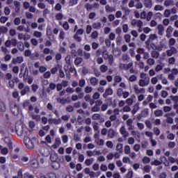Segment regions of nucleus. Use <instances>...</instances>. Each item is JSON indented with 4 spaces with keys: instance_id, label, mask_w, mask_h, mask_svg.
Masks as SVG:
<instances>
[{
    "instance_id": "nucleus-1",
    "label": "nucleus",
    "mask_w": 178,
    "mask_h": 178,
    "mask_svg": "<svg viewBox=\"0 0 178 178\" xmlns=\"http://www.w3.org/2000/svg\"><path fill=\"white\" fill-rule=\"evenodd\" d=\"M149 83L150 78L148 74H145V72H141L140 74V79L138 83L139 87L144 88V87H147V86H149Z\"/></svg>"
},
{
    "instance_id": "nucleus-2",
    "label": "nucleus",
    "mask_w": 178,
    "mask_h": 178,
    "mask_svg": "<svg viewBox=\"0 0 178 178\" xmlns=\"http://www.w3.org/2000/svg\"><path fill=\"white\" fill-rule=\"evenodd\" d=\"M154 41H158V35L156 33L150 34L148 40L145 42V44L148 47V45H149L151 42H154Z\"/></svg>"
},
{
    "instance_id": "nucleus-3",
    "label": "nucleus",
    "mask_w": 178,
    "mask_h": 178,
    "mask_svg": "<svg viewBox=\"0 0 178 178\" xmlns=\"http://www.w3.org/2000/svg\"><path fill=\"white\" fill-rule=\"evenodd\" d=\"M10 111L14 116H18L19 115V106H17V104H12L10 106Z\"/></svg>"
},
{
    "instance_id": "nucleus-4",
    "label": "nucleus",
    "mask_w": 178,
    "mask_h": 178,
    "mask_svg": "<svg viewBox=\"0 0 178 178\" xmlns=\"http://www.w3.org/2000/svg\"><path fill=\"white\" fill-rule=\"evenodd\" d=\"M24 143L29 149H32V148H34V143H33V140L29 137H25Z\"/></svg>"
},
{
    "instance_id": "nucleus-5",
    "label": "nucleus",
    "mask_w": 178,
    "mask_h": 178,
    "mask_svg": "<svg viewBox=\"0 0 178 178\" xmlns=\"http://www.w3.org/2000/svg\"><path fill=\"white\" fill-rule=\"evenodd\" d=\"M134 91L135 94H145V89L143 88H140L138 85L135 84L133 86Z\"/></svg>"
},
{
    "instance_id": "nucleus-6",
    "label": "nucleus",
    "mask_w": 178,
    "mask_h": 178,
    "mask_svg": "<svg viewBox=\"0 0 178 178\" xmlns=\"http://www.w3.org/2000/svg\"><path fill=\"white\" fill-rule=\"evenodd\" d=\"M131 24L134 27H143V26H144V22H143V21L140 19H134L131 20Z\"/></svg>"
},
{
    "instance_id": "nucleus-7",
    "label": "nucleus",
    "mask_w": 178,
    "mask_h": 178,
    "mask_svg": "<svg viewBox=\"0 0 178 178\" xmlns=\"http://www.w3.org/2000/svg\"><path fill=\"white\" fill-rule=\"evenodd\" d=\"M102 55L105 60L108 59L109 65H112V55H109V53L106 51H103Z\"/></svg>"
},
{
    "instance_id": "nucleus-8",
    "label": "nucleus",
    "mask_w": 178,
    "mask_h": 178,
    "mask_svg": "<svg viewBox=\"0 0 178 178\" xmlns=\"http://www.w3.org/2000/svg\"><path fill=\"white\" fill-rule=\"evenodd\" d=\"M15 133L18 137H22V136H23V133H24L23 125L19 127L15 126Z\"/></svg>"
},
{
    "instance_id": "nucleus-9",
    "label": "nucleus",
    "mask_w": 178,
    "mask_h": 178,
    "mask_svg": "<svg viewBox=\"0 0 178 178\" xmlns=\"http://www.w3.org/2000/svg\"><path fill=\"white\" fill-rule=\"evenodd\" d=\"M24 60V58H23V56H17V58H13L11 63L13 65H20V63H23Z\"/></svg>"
},
{
    "instance_id": "nucleus-10",
    "label": "nucleus",
    "mask_w": 178,
    "mask_h": 178,
    "mask_svg": "<svg viewBox=\"0 0 178 178\" xmlns=\"http://www.w3.org/2000/svg\"><path fill=\"white\" fill-rule=\"evenodd\" d=\"M167 56H172L177 54V49L176 47H170V49L166 50Z\"/></svg>"
},
{
    "instance_id": "nucleus-11",
    "label": "nucleus",
    "mask_w": 178,
    "mask_h": 178,
    "mask_svg": "<svg viewBox=\"0 0 178 178\" xmlns=\"http://www.w3.org/2000/svg\"><path fill=\"white\" fill-rule=\"evenodd\" d=\"M120 134L124 138H127L129 136H130V134H129V131L126 129V127L124 126H122L120 129Z\"/></svg>"
},
{
    "instance_id": "nucleus-12",
    "label": "nucleus",
    "mask_w": 178,
    "mask_h": 178,
    "mask_svg": "<svg viewBox=\"0 0 178 178\" xmlns=\"http://www.w3.org/2000/svg\"><path fill=\"white\" fill-rule=\"evenodd\" d=\"M120 67H121V69H124V70H129L133 67V63H129L128 64L121 63L120 64Z\"/></svg>"
},
{
    "instance_id": "nucleus-13",
    "label": "nucleus",
    "mask_w": 178,
    "mask_h": 178,
    "mask_svg": "<svg viewBox=\"0 0 178 178\" xmlns=\"http://www.w3.org/2000/svg\"><path fill=\"white\" fill-rule=\"evenodd\" d=\"M165 31V26H163L162 24H159L157 26V33L159 35H163V33Z\"/></svg>"
},
{
    "instance_id": "nucleus-14",
    "label": "nucleus",
    "mask_w": 178,
    "mask_h": 178,
    "mask_svg": "<svg viewBox=\"0 0 178 178\" xmlns=\"http://www.w3.org/2000/svg\"><path fill=\"white\" fill-rule=\"evenodd\" d=\"M172 33H173V26H168L167 29H166V35L167 38H170L172 35Z\"/></svg>"
},
{
    "instance_id": "nucleus-15",
    "label": "nucleus",
    "mask_w": 178,
    "mask_h": 178,
    "mask_svg": "<svg viewBox=\"0 0 178 178\" xmlns=\"http://www.w3.org/2000/svg\"><path fill=\"white\" fill-rule=\"evenodd\" d=\"M24 67H26V64L25 63H22L20 65V73L19 74V79L23 78V80H24Z\"/></svg>"
},
{
    "instance_id": "nucleus-16",
    "label": "nucleus",
    "mask_w": 178,
    "mask_h": 178,
    "mask_svg": "<svg viewBox=\"0 0 178 178\" xmlns=\"http://www.w3.org/2000/svg\"><path fill=\"white\" fill-rule=\"evenodd\" d=\"M151 57L153 59H158L159 58L160 54L158 50H152L150 53Z\"/></svg>"
},
{
    "instance_id": "nucleus-17",
    "label": "nucleus",
    "mask_w": 178,
    "mask_h": 178,
    "mask_svg": "<svg viewBox=\"0 0 178 178\" xmlns=\"http://www.w3.org/2000/svg\"><path fill=\"white\" fill-rule=\"evenodd\" d=\"M30 92V86H25L24 88L21 90L20 95L23 97L24 95H26L27 92Z\"/></svg>"
},
{
    "instance_id": "nucleus-18",
    "label": "nucleus",
    "mask_w": 178,
    "mask_h": 178,
    "mask_svg": "<svg viewBox=\"0 0 178 178\" xmlns=\"http://www.w3.org/2000/svg\"><path fill=\"white\" fill-rule=\"evenodd\" d=\"M0 112H6V104L0 99Z\"/></svg>"
},
{
    "instance_id": "nucleus-19",
    "label": "nucleus",
    "mask_w": 178,
    "mask_h": 178,
    "mask_svg": "<svg viewBox=\"0 0 178 178\" xmlns=\"http://www.w3.org/2000/svg\"><path fill=\"white\" fill-rule=\"evenodd\" d=\"M90 83L91 86L95 87L99 83V81L96 77H92L90 79Z\"/></svg>"
},
{
    "instance_id": "nucleus-20",
    "label": "nucleus",
    "mask_w": 178,
    "mask_h": 178,
    "mask_svg": "<svg viewBox=\"0 0 178 178\" xmlns=\"http://www.w3.org/2000/svg\"><path fill=\"white\" fill-rule=\"evenodd\" d=\"M134 99H136V96L132 95L130 98L126 100V104H127L129 106H131V105H133V103L134 102Z\"/></svg>"
},
{
    "instance_id": "nucleus-21",
    "label": "nucleus",
    "mask_w": 178,
    "mask_h": 178,
    "mask_svg": "<svg viewBox=\"0 0 178 178\" xmlns=\"http://www.w3.org/2000/svg\"><path fill=\"white\" fill-rule=\"evenodd\" d=\"M163 49H166L165 43L162 42H159V43H157V51H163Z\"/></svg>"
},
{
    "instance_id": "nucleus-22",
    "label": "nucleus",
    "mask_w": 178,
    "mask_h": 178,
    "mask_svg": "<svg viewBox=\"0 0 178 178\" xmlns=\"http://www.w3.org/2000/svg\"><path fill=\"white\" fill-rule=\"evenodd\" d=\"M146 8H152V0H142Z\"/></svg>"
},
{
    "instance_id": "nucleus-23",
    "label": "nucleus",
    "mask_w": 178,
    "mask_h": 178,
    "mask_svg": "<svg viewBox=\"0 0 178 178\" xmlns=\"http://www.w3.org/2000/svg\"><path fill=\"white\" fill-rule=\"evenodd\" d=\"M51 165V168L54 169V170H58V169L60 168V163L58 161H52Z\"/></svg>"
},
{
    "instance_id": "nucleus-24",
    "label": "nucleus",
    "mask_w": 178,
    "mask_h": 178,
    "mask_svg": "<svg viewBox=\"0 0 178 178\" xmlns=\"http://www.w3.org/2000/svg\"><path fill=\"white\" fill-rule=\"evenodd\" d=\"M24 74V81H27L29 79V68L25 65L24 70L23 72Z\"/></svg>"
},
{
    "instance_id": "nucleus-25",
    "label": "nucleus",
    "mask_w": 178,
    "mask_h": 178,
    "mask_svg": "<svg viewBox=\"0 0 178 178\" xmlns=\"http://www.w3.org/2000/svg\"><path fill=\"white\" fill-rule=\"evenodd\" d=\"M163 5H164V6H175V1L165 0Z\"/></svg>"
},
{
    "instance_id": "nucleus-26",
    "label": "nucleus",
    "mask_w": 178,
    "mask_h": 178,
    "mask_svg": "<svg viewBox=\"0 0 178 178\" xmlns=\"http://www.w3.org/2000/svg\"><path fill=\"white\" fill-rule=\"evenodd\" d=\"M50 161H51V162H56V161H58V154H56V153H51L50 154Z\"/></svg>"
},
{
    "instance_id": "nucleus-27",
    "label": "nucleus",
    "mask_w": 178,
    "mask_h": 178,
    "mask_svg": "<svg viewBox=\"0 0 178 178\" xmlns=\"http://www.w3.org/2000/svg\"><path fill=\"white\" fill-rule=\"evenodd\" d=\"M165 10V7L159 4H157L154 7V10H155L156 12H158V11L162 12V10Z\"/></svg>"
},
{
    "instance_id": "nucleus-28",
    "label": "nucleus",
    "mask_w": 178,
    "mask_h": 178,
    "mask_svg": "<svg viewBox=\"0 0 178 178\" xmlns=\"http://www.w3.org/2000/svg\"><path fill=\"white\" fill-rule=\"evenodd\" d=\"M31 168L33 169H38V160H33L30 162Z\"/></svg>"
},
{
    "instance_id": "nucleus-29",
    "label": "nucleus",
    "mask_w": 178,
    "mask_h": 178,
    "mask_svg": "<svg viewBox=\"0 0 178 178\" xmlns=\"http://www.w3.org/2000/svg\"><path fill=\"white\" fill-rule=\"evenodd\" d=\"M175 44H176V39H175L174 38H170V40H168V45L170 48L174 47L173 46H175Z\"/></svg>"
},
{
    "instance_id": "nucleus-30",
    "label": "nucleus",
    "mask_w": 178,
    "mask_h": 178,
    "mask_svg": "<svg viewBox=\"0 0 178 178\" xmlns=\"http://www.w3.org/2000/svg\"><path fill=\"white\" fill-rule=\"evenodd\" d=\"M46 35L51 40V38H54V34L52 33V30L51 28H47L46 31Z\"/></svg>"
},
{
    "instance_id": "nucleus-31",
    "label": "nucleus",
    "mask_w": 178,
    "mask_h": 178,
    "mask_svg": "<svg viewBox=\"0 0 178 178\" xmlns=\"http://www.w3.org/2000/svg\"><path fill=\"white\" fill-rule=\"evenodd\" d=\"M92 28L96 30H99L102 27V24L101 22H95L92 24Z\"/></svg>"
},
{
    "instance_id": "nucleus-32",
    "label": "nucleus",
    "mask_w": 178,
    "mask_h": 178,
    "mask_svg": "<svg viewBox=\"0 0 178 178\" xmlns=\"http://www.w3.org/2000/svg\"><path fill=\"white\" fill-rule=\"evenodd\" d=\"M146 63L149 66H154L155 65V60L152 58H147Z\"/></svg>"
},
{
    "instance_id": "nucleus-33",
    "label": "nucleus",
    "mask_w": 178,
    "mask_h": 178,
    "mask_svg": "<svg viewBox=\"0 0 178 178\" xmlns=\"http://www.w3.org/2000/svg\"><path fill=\"white\" fill-rule=\"evenodd\" d=\"M159 81V79H158V76H154L150 79V83L153 86H156L158 84V82Z\"/></svg>"
},
{
    "instance_id": "nucleus-34",
    "label": "nucleus",
    "mask_w": 178,
    "mask_h": 178,
    "mask_svg": "<svg viewBox=\"0 0 178 178\" xmlns=\"http://www.w3.org/2000/svg\"><path fill=\"white\" fill-rule=\"evenodd\" d=\"M55 88H56V84H55L54 83H50L49 88H47V92H50L51 90H55Z\"/></svg>"
},
{
    "instance_id": "nucleus-35",
    "label": "nucleus",
    "mask_w": 178,
    "mask_h": 178,
    "mask_svg": "<svg viewBox=\"0 0 178 178\" xmlns=\"http://www.w3.org/2000/svg\"><path fill=\"white\" fill-rule=\"evenodd\" d=\"M139 105L140 104L137 103L136 105L134 106V108L131 111L132 115H136V113H137L138 109H140Z\"/></svg>"
},
{
    "instance_id": "nucleus-36",
    "label": "nucleus",
    "mask_w": 178,
    "mask_h": 178,
    "mask_svg": "<svg viewBox=\"0 0 178 178\" xmlns=\"http://www.w3.org/2000/svg\"><path fill=\"white\" fill-rule=\"evenodd\" d=\"M59 69H60V66L59 65V64H57L56 67L51 68V74H55L58 72V70H59Z\"/></svg>"
},
{
    "instance_id": "nucleus-37",
    "label": "nucleus",
    "mask_w": 178,
    "mask_h": 178,
    "mask_svg": "<svg viewBox=\"0 0 178 178\" xmlns=\"http://www.w3.org/2000/svg\"><path fill=\"white\" fill-rule=\"evenodd\" d=\"M108 95H112V89L108 88L105 90V92L103 94L104 98H106Z\"/></svg>"
},
{
    "instance_id": "nucleus-38",
    "label": "nucleus",
    "mask_w": 178,
    "mask_h": 178,
    "mask_svg": "<svg viewBox=\"0 0 178 178\" xmlns=\"http://www.w3.org/2000/svg\"><path fill=\"white\" fill-rule=\"evenodd\" d=\"M81 62H83V58L81 57H76L74 61L76 66H79V65H80Z\"/></svg>"
},
{
    "instance_id": "nucleus-39",
    "label": "nucleus",
    "mask_w": 178,
    "mask_h": 178,
    "mask_svg": "<svg viewBox=\"0 0 178 178\" xmlns=\"http://www.w3.org/2000/svg\"><path fill=\"white\" fill-rule=\"evenodd\" d=\"M14 6H15V11L17 13V12L20 11V2L17 1H14Z\"/></svg>"
},
{
    "instance_id": "nucleus-40",
    "label": "nucleus",
    "mask_w": 178,
    "mask_h": 178,
    "mask_svg": "<svg viewBox=\"0 0 178 178\" xmlns=\"http://www.w3.org/2000/svg\"><path fill=\"white\" fill-rule=\"evenodd\" d=\"M108 37H109V39H106L105 40V44L108 48L111 47V40H112V33L109 34Z\"/></svg>"
},
{
    "instance_id": "nucleus-41",
    "label": "nucleus",
    "mask_w": 178,
    "mask_h": 178,
    "mask_svg": "<svg viewBox=\"0 0 178 178\" xmlns=\"http://www.w3.org/2000/svg\"><path fill=\"white\" fill-rule=\"evenodd\" d=\"M154 116H156V118H159V116H163V111H162V110L155 111Z\"/></svg>"
},
{
    "instance_id": "nucleus-42",
    "label": "nucleus",
    "mask_w": 178,
    "mask_h": 178,
    "mask_svg": "<svg viewBox=\"0 0 178 178\" xmlns=\"http://www.w3.org/2000/svg\"><path fill=\"white\" fill-rule=\"evenodd\" d=\"M152 16H154V13L152 11L148 12L146 15L147 22H149L152 19Z\"/></svg>"
},
{
    "instance_id": "nucleus-43",
    "label": "nucleus",
    "mask_w": 178,
    "mask_h": 178,
    "mask_svg": "<svg viewBox=\"0 0 178 178\" xmlns=\"http://www.w3.org/2000/svg\"><path fill=\"white\" fill-rule=\"evenodd\" d=\"M17 48L21 52H23V51H24V44L22 43V42H18Z\"/></svg>"
},
{
    "instance_id": "nucleus-44",
    "label": "nucleus",
    "mask_w": 178,
    "mask_h": 178,
    "mask_svg": "<svg viewBox=\"0 0 178 178\" xmlns=\"http://www.w3.org/2000/svg\"><path fill=\"white\" fill-rule=\"evenodd\" d=\"M8 27L6 26H1L0 27V35L1 34H6V33H8Z\"/></svg>"
},
{
    "instance_id": "nucleus-45",
    "label": "nucleus",
    "mask_w": 178,
    "mask_h": 178,
    "mask_svg": "<svg viewBox=\"0 0 178 178\" xmlns=\"http://www.w3.org/2000/svg\"><path fill=\"white\" fill-rule=\"evenodd\" d=\"M151 165L152 166H159V165H162V162L156 159L151 162Z\"/></svg>"
},
{
    "instance_id": "nucleus-46",
    "label": "nucleus",
    "mask_w": 178,
    "mask_h": 178,
    "mask_svg": "<svg viewBox=\"0 0 178 178\" xmlns=\"http://www.w3.org/2000/svg\"><path fill=\"white\" fill-rule=\"evenodd\" d=\"M163 111L165 112V113H168V112H170L172 111V106H165L163 107Z\"/></svg>"
},
{
    "instance_id": "nucleus-47",
    "label": "nucleus",
    "mask_w": 178,
    "mask_h": 178,
    "mask_svg": "<svg viewBox=\"0 0 178 178\" xmlns=\"http://www.w3.org/2000/svg\"><path fill=\"white\" fill-rule=\"evenodd\" d=\"M92 119L93 120H101V114L95 113L92 116Z\"/></svg>"
},
{
    "instance_id": "nucleus-48",
    "label": "nucleus",
    "mask_w": 178,
    "mask_h": 178,
    "mask_svg": "<svg viewBox=\"0 0 178 178\" xmlns=\"http://www.w3.org/2000/svg\"><path fill=\"white\" fill-rule=\"evenodd\" d=\"M170 15H172L170 13V10L166 9L164 10V13H163L164 17H166V18L170 17Z\"/></svg>"
},
{
    "instance_id": "nucleus-49",
    "label": "nucleus",
    "mask_w": 178,
    "mask_h": 178,
    "mask_svg": "<svg viewBox=\"0 0 178 178\" xmlns=\"http://www.w3.org/2000/svg\"><path fill=\"white\" fill-rule=\"evenodd\" d=\"M140 18L143 20H147V12L145 10H143L140 13Z\"/></svg>"
},
{
    "instance_id": "nucleus-50",
    "label": "nucleus",
    "mask_w": 178,
    "mask_h": 178,
    "mask_svg": "<svg viewBox=\"0 0 178 178\" xmlns=\"http://www.w3.org/2000/svg\"><path fill=\"white\" fill-rule=\"evenodd\" d=\"M124 39L125 40V42L130 43V41H131V35L126 34L124 36Z\"/></svg>"
},
{
    "instance_id": "nucleus-51",
    "label": "nucleus",
    "mask_w": 178,
    "mask_h": 178,
    "mask_svg": "<svg viewBox=\"0 0 178 178\" xmlns=\"http://www.w3.org/2000/svg\"><path fill=\"white\" fill-rule=\"evenodd\" d=\"M70 73H74V76L76 77L77 76V70H76V67L74 66H71L70 67Z\"/></svg>"
},
{
    "instance_id": "nucleus-52",
    "label": "nucleus",
    "mask_w": 178,
    "mask_h": 178,
    "mask_svg": "<svg viewBox=\"0 0 178 178\" xmlns=\"http://www.w3.org/2000/svg\"><path fill=\"white\" fill-rule=\"evenodd\" d=\"M8 153H9V149L7 147L1 148V154L2 155H8Z\"/></svg>"
},
{
    "instance_id": "nucleus-53",
    "label": "nucleus",
    "mask_w": 178,
    "mask_h": 178,
    "mask_svg": "<svg viewBox=\"0 0 178 178\" xmlns=\"http://www.w3.org/2000/svg\"><path fill=\"white\" fill-rule=\"evenodd\" d=\"M124 154H130V152H131V149L130 148V146L127 145L124 146Z\"/></svg>"
},
{
    "instance_id": "nucleus-54",
    "label": "nucleus",
    "mask_w": 178,
    "mask_h": 178,
    "mask_svg": "<svg viewBox=\"0 0 178 178\" xmlns=\"http://www.w3.org/2000/svg\"><path fill=\"white\" fill-rule=\"evenodd\" d=\"M145 124L146 126V127H147V129H152V123L151 122V121L147 120L145 121Z\"/></svg>"
},
{
    "instance_id": "nucleus-55",
    "label": "nucleus",
    "mask_w": 178,
    "mask_h": 178,
    "mask_svg": "<svg viewBox=\"0 0 178 178\" xmlns=\"http://www.w3.org/2000/svg\"><path fill=\"white\" fill-rule=\"evenodd\" d=\"M31 118H32L33 120H35L36 122H40V120L41 119V116H40L38 115H34V114H33L31 115Z\"/></svg>"
},
{
    "instance_id": "nucleus-56",
    "label": "nucleus",
    "mask_w": 178,
    "mask_h": 178,
    "mask_svg": "<svg viewBox=\"0 0 178 178\" xmlns=\"http://www.w3.org/2000/svg\"><path fill=\"white\" fill-rule=\"evenodd\" d=\"M63 29H64L65 30V31H67V30H69V29H70V26L69 25V23L67 22H65L63 24Z\"/></svg>"
},
{
    "instance_id": "nucleus-57",
    "label": "nucleus",
    "mask_w": 178,
    "mask_h": 178,
    "mask_svg": "<svg viewBox=\"0 0 178 178\" xmlns=\"http://www.w3.org/2000/svg\"><path fill=\"white\" fill-rule=\"evenodd\" d=\"M92 162H94V160L92 159H87L85 161V164L86 165V166H90V165H92Z\"/></svg>"
},
{
    "instance_id": "nucleus-58",
    "label": "nucleus",
    "mask_w": 178,
    "mask_h": 178,
    "mask_svg": "<svg viewBox=\"0 0 178 178\" xmlns=\"http://www.w3.org/2000/svg\"><path fill=\"white\" fill-rule=\"evenodd\" d=\"M55 17L56 20H62L63 19V14L62 13H57Z\"/></svg>"
},
{
    "instance_id": "nucleus-59",
    "label": "nucleus",
    "mask_w": 178,
    "mask_h": 178,
    "mask_svg": "<svg viewBox=\"0 0 178 178\" xmlns=\"http://www.w3.org/2000/svg\"><path fill=\"white\" fill-rule=\"evenodd\" d=\"M153 132L155 134V136H159V134H161V130H159V128L158 127H154Z\"/></svg>"
},
{
    "instance_id": "nucleus-60",
    "label": "nucleus",
    "mask_w": 178,
    "mask_h": 178,
    "mask_svg": "<svg viewBox=\"0 0 178 178\" xmlns=\"http://www.w3.org/2000/svg\"><path fill=\"white\" fill-rule=\"evenodd\" d=\"M73 38L76 41V42H81V37L79 36V35L74 34Z\"/></svg>"
},
{
    "instance_id": "nucleus-61",
    "label": "nucleus",
    "mask_w": 178,
    "mask_h": 178,
    "mask_svg": "<svg viewBox=\"0 0 178 178\" xmlns=\"http://www.w3.org/2000/svg\"><path fill=\"white\" fill-rule=\"evenodd\" d=\"M143 170L145 172V173H149L151 172V167L150 165H145L143 167Z\"/></svg>"
},
{
    "instance_id": "nucleus-62",
    "label": "nucleus",
    "mask_w": 178,
    "mask_h": 178,
    "mask_svg": "<svg viewBox=\"0 0 178 178\" xmlns=\"http://www.w3.org/2000/svg\"><path fill=\"white\" fill-rule=\"evenodd\" d=\"M170 98L171 100H172L173 102H175V104L178 103V96H173V95H170Z\"/></svg>"
},
{
    "instance_id": "nucleus-63",
    "label": "nucleus",
    "mask_w": 178,
    "mask_h": 178,
    "mask_svg": "<svg viewBox=\"0 0 178 178\" xmlns=\"http://www.w3.org/2000/svg\"><path fill=\"white\" fill-rule=\"evenodd\" d=\"M79 87H84L86 86V79H80L79 81Z\"/></svg>"
},
{
    "instance_id": "nucleus-64",
    "label": "nucleus",
    "mask_w": 178,
    "mask_h": 178,
    "mask_svg": "<svg viewBox=\"0 0 178 178\" xmlns=\"http://www.w3.org/2000/svg\"><path fill=\"white\" fill-rule=\"evenodd\" d=\"M47 176L49 178H58V177H56V174H55L54 172H49L47 174Z\"/></svg>"
}]
</instances>
